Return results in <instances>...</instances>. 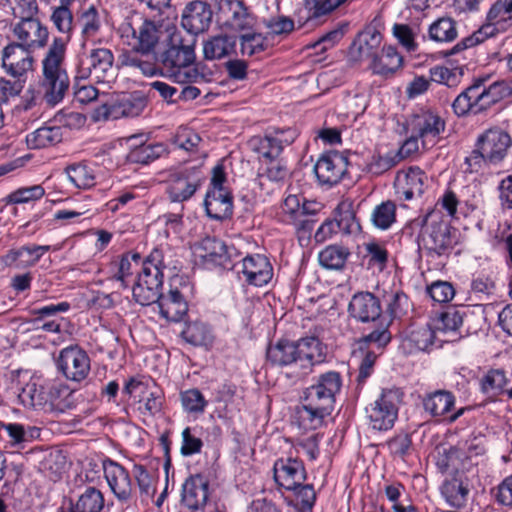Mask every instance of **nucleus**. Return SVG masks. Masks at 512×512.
<instances>
[{
	"mask_svg": "<svg viewBox=\"0 0 512 512\" xmlns=\"http://www.w3.org/2000/svg\"><path fill=\"white\" fill-rule=\"evenodd\" d=\"M163 36V46L160 48L157 60L168 77L178 82L190 79L186 71L195 60V45L197 34H160Z\"/></svg>",
	"mask_w": 512,
	"mask_h": 512,
	"instance_id": "nucleus-2",
	"label": "nucleus"
},
{
	"mask_svg": "<svg viewBox=\"0 0 512 512\" xmlns=\"http://www.w3.org/2000/svg\"><path fill=\"white\" fill-rule=\"evenodd\" d=\"M235 46L234 34H215L203 40V55L206 60H219L230 55Z\"/></svg>",
	"mask_w": 512,
	"mask_h": 512,
	"instance_id": "nucleus-32",
	"label": "nucleus"
},
{
	"mask_svg": "<svg viewBox=\"0 0 512 512\" xmlns=\"http://www.w3.org/2000/svg\"><path fill=\"white\" fill-rule=\"evenodd\" d=\"M155 303L161 317L168 321L180 322L188 312V302L183 292L172 285L166 294H160Z\"/></svg>",
	"mask_w": 512,
	"mask_h": 512,
	"instance_id": "nucleus-25",
	"label": "nucleus"
},
{
	"mask_svg": "<svg viewBox=\"0 0 512 512\" xmlns=\"http://www.w3.org/2000/svg\"><path fill=\"white\" fill-rule=\"evenodd\" d=\"M131 22H128L127 25L130 27L131 32H136V28L132 26V22H141V26L138 28V32H175L176 30V18L175 17H165L162 18L159 16L154 19H143L139 15H134L131 17Z\"/></svg>",
	"mask_w": 512,
	"mask_h": 512,
	"instance_id": "nucleus-47",
	"label": "nucleus"
},
{
	"mask_svg": "<svg viewBox=\"0 0 512 512\" xmlns=\"http://www.w3.org/2000/svg\"><path fill=\"white\" fill-rule=\"evenodd\" d=\"M462 323V314L458 310L451 308L440 314L436 320L435 329L438 334L456 332Z\"/></svg>",
	"mask_w": 512,
	"mask_h": 512,
	"instance_id": "nucleus-62",
	"label": "nucleus"
},
{
	"mask_svg": "<svg viewBox=\"0 0 512 512\" xmlns=\"http://www.w3.org/2000/svg\"><path fill=\"white\" fill-rule=\"evenodd\" d=\"M204 180L205 177L198 167H187L172 173L167 185L169 199L176 203L189 200Z\"/></svg>",
	"mask_w": 512,
	"mask_h": 512,
	"instance_id": "nucleus-10",
	"label": "nucleus"
},
{
	"mask_svg": "<svg viewBox=\"0 0 512 512\" xmlns=\"http://www.w3.org/2000/svg\"><path fill=\"white\" fill-rule=\"evenodd\" d=\"M289 175L287 162L283 158L261 160L258 178L267 179L270 182L282 183Z\"/></svg>",
	"mask_w": 512,
	"mask_h": 512,
	"instance_id": "nucleus-45",
	"label": "nucleus"
},
{
	"mask_svg": "<svg viewBox=\"0 0 512 512\" xmlns=\"http://www.w3.org/2000/svg\"><path fill=\"white\" fill-rule=\"evenodd\" d=\"M437 331L429 325L415 327L408 336L411 346L419 351H427L430 347L436 345Z\"/></svg>",
	"mask_w": 512,
	"mask_h": 512,
	"instance_id": "nucleus-54",
	"label": "nucleus"
},
{
	"mask_svg": "<svg viewBox=\"0 0 512 512\" xmlns=\"http://www.w3.org/2000/svg\"><path fill=\"white\" fill-rule=\"evenodd\" d=\"M204 206L211 219L224 220L232 215L233 198L228 190H208Z\"/></svg>",
	"mask_w": 512,
	"mask_h": 512,
	"instance_id": "nucleus-28",
	"label": "nucleus"
},
{
	"mask_svg": "<svg viewBox=\"0 0 512 512\" xmlns=\"http://www.w3.org/2000/svg\"><path fill=\"white\" fill-rule=\"evenodd\" d=\"M69 84V77L64 68L42 67L39 88L48 106L54 107L63 101Z\"/></svg>",
	"mask_w": 512,
	"mask_h": 512,
	"instance_id": "nucleus-14",
	"label": "nucleus"
},
{
	"mask_svg": "<svg viewBox=\"0 0 512 512\" xmlns=\"http://www.w3.org/2000/svg\"><path fill=\"white\" fill-rule=\"evenodd\" d=\"M162 285L147 281L146 276H138L134 284L132 293L135 301L142 306L154 304L160 296Z\"/></svg>",
	"mask_w": 512,
	"mask_h": 512,
	"instance_id": "nucleus-46",
	"label": "nucleus"
},
{
	"mask_svg": "<svg viewBox=\"0 0 512 512\" xmlns=\"http://www.w3.org/2000/svg\"><path fill=\"white\" fill-rule=\"evenodd\" d=\"M306 470L302 461L288 457L279 458L273 465V479L278 488L285 490L297 489L305 483Z\"/></svg>",
	"mask_w": 512,
	"mask_h": 512,
	"instance_id": "nucleus-18",
	"label": "nucleus"
},
{
	"mask_svg": "<svg viewBox=\"0 0 512 512\" xmlns=\"http://www.w3.org/2000/svg\"><path fill=\"white\" fill-rule=\"evenodd\" d=\"M426 173L417 166H411L397 172L394 180V189L401 200L410 201L422 196L427 186Z\"/></svg>",
	"mask_w": 512,
	"mask_h": 512,
	"instance_id": "nucleus-15",
	"label": "nucleus"
},
{
	"mask_svg": "<svg viewBox=\"0 0 512 512\" xmlns=\"http://www.w3.org/2000/svg\"><path fill=\"white\" fill-rule=\"evenodd\" d=\"M382 42L381 34H357L349 47V58L362 61L375 56Z\"/></svg>",
	"mask_w": 512,
	"mask_h": 512,
	"instance_id": "nucleus-35",
	"label": "nucleus"
},
{
	"mask_svg": "<svg viewBox=\"0 0 512 512\" xmlns=\"http://www.w3.org/2000/svg\"><path fill=\"white\" fill-rule=\"evenodd\" d=\"M218 8L217 24L220 29L241 32L255 28L256 18L242 1L221 0Z\"/></svg>",
	"mask_w": 512,
	"mask_h": 512,
	"instance_id": "nucleus-8",
	"label": "nucleus"
},
{
	"mask_svg": "<svg viewBox=\"0 0 512 512\" xmlns=\"http://www.w3.org/2000/svg\"><path fill=\"white\" fill-rule=\"evenodd\" d=\"M350 255L347 248L340 245H329L318 255L322 267L330 270H341Z\"/></svg>",
	"mask_w": 512,
	"mask_h": 512,
	"instance_id": "nucleus-48",
	"label": "nucleus"
},
{
	"mask_svg": "<svg viewBox=\"0 0 512 512\" xmlns=\"http://www.w3.org/2000/svg\"><path fill=\"white\" fill-rule=\"evenodd\" d=\"M123 392L132 396L137 394L141 396L139 402H143V406L139 409L142 413L154 416L162 409V398L154 391H150L146 384L135 379H130L123 388Z\"/></svg>",
	"mask_w": 512,
	"mask_h": 512,
	"instance_id": "nucleus-30",
	"label": "nucleus"
},
{
	"mask_svg": "<svg viewBox=\"0 0 512 512\" xmlns=\"http://www.w3.org/2000/svg\"><path fill=\"white\" fill-rule=\"evenodd\" d=\"M196 255L205 265L223 266L229 262L226 244L214 237H205L195 246Z\"/></svg>",
	"mask_w": 512,
	"mask_h": 512,
	"instance_id": "nucleus-27",
	"label": "nucleus"
},
{
	"mask_svg": "<svg viewBox=\"0 0 512 512\" xmlns=\"http://www.w3.org/2000/svg\"><path fill=\"white\" fill-rule=\"evenodd\" d=\"M267 361L277 367H294L297 380L305 378L315 365L326 358V347L316 337L302 338L296 342L279 340L266 352Z\"/></svg>",
	"mask_w": 512,
	"mask_h": 512,
	"instance_id": "nucleus-1",
	"label": "nucleus"
},
{
	"mask_svg": "<svg viewBox=\"0 0 512 512\" xmlns=\"http://www.w3.org/2000/svg\"><path fill=\"white\" fill-rule=\"evenodd\" d=\"M348 312L358 322L375 324V329L363 336L364 343L383 348L391 341L389 331L391 319L382 316L380 300L373 293L358 292L354 294L349 302Z\"/></svg>",
	"mask_w": 512,
	"mask_h": 512,
	"instance_id": "nucleus-3",
	"label": "nucleus"
},
{
	"mask_svg": "<svg viewBox=\"0 0 512 512\" xmlns=\"http://www.w3.org/2000/svg\"><path fill=\"white\" fill-rule=\"evenodd\" d=\"M208 480L201 474H195L182 485L181 502L190 512L203 509L208 500Z\"/></svg>",
	"mask_w": 512,
	"mask_h": 512,
	"instance_id": "nucleus-23",
	"label": "nucleus"
},
{
	"mask_svg": "<svg viewBox=\"0 0 512 512\" xmlns=\"http://www.w3.org/2000/svg\"><path fill=\"white\" fill-rule=\"evenodd\" d=\"M212 23L213 11L205 1H191L182 12L181 25L186 32H207Z\"/></svg>",
	"mask_w": 512,
	"mask_h": 512,
	"instance_id": "nucleus-22",
	"label": "nucleus"
},
{
	"mask_svg": "<svg viewBox=\"0 0 512 512\" xmlns=\"http://www.w3.org/2000/svg\"><path fill=\"white\" fill-rule=\"evenodd\" d=\"M113 61L109 49H93L88 56L80 58L75 80L92 78L97 83H110L114 79Z\"/></svg>",
	"mask_w": 512,
	"mask_h": 512,
	"instance_id": "nucleus-6",
	"label": "nucleus"
},
{
	"mask_svg": "<svg viewBox=\"0 0 512 512\" xmlns=\"http://www.w3.org/2000/svg\"><path fill=\"white\" fill-rule=\"evenodd\" d=\"M398 405V391L384 389L377 399L365 408L369 427L376 431L392 429L398 417Z\"/></svg>",
	"mask_w": 512,
	"mask_h": 512,
	"instance_id": "nucleus-5",
	"label": "nucleus"
},
{
	"mask_svg": "<svg viewBox=\"0 0 512 512\" xmlns=\"http://www.w3.org/2000/svg\"><path fill=\"white\" fill-rule=\"evenodd\" d=\"M133 475L137 482L140 496L143 499H149L156 493V484L154 477L148 472V470L140 464H136L133 467Z\"/></svg>",
	"mask_w": 512,
	"mask_h": 512,
	"instance_id": "nucleus-61",
	"label": "nucleus"
},
{
	"mask_svg": "<svg viewBox=\"0 0 512 512\" xmlns=\"http://www.w3.org/2000/svg\"><path fill=\"white\" fill-rule=\"evenodd\" d=\"M491 495L498 505L512 509V474L506 476L494 487Z\"/></svg>",
	"mask_w": 512,
	"mask_h": 512,
	"instance_id": "nucleus-64",
	"label": "nucleus"
},
{
	"mask_svg": "<svg viewBox=\"0 0 512 512\" xmlns=\"http://www.w3.org/2000/svg\"><path fill=\"white\" fill-rule=\"evenodd\" d=\"M402 62L403 59L396 48L388 46L383 47L380 54H375L369 67L374 74L388 77L402 66Z\"/></svg>",
	"mask_w": 512,
	"mask_h": 512,
	"instance_id": "nucleus-36",
	"label": "nucleus"
},
{
	"mask_svg": "<svg viewBox=\"0 0 512 512\" xmlns=\"http://www.w3.org/2000/svg\"><path fill=\"white\" fill-rule=\"evenodd\" d=\"M441 495L452 507H463L469 495V488L461 479L453 477L446 479L441 486Z\"/></svg>",
	"mask_w": 512,
	"mask_h": 512,
	"instance_id": "nucleus-42",
	"label": "nucleus"
},
{
	"mask_svg": "<svg viewBox=\"0 0 512 512\" xmlns=\"http://www.w3.org/2000/svg\"><path fill=\"white\" fill-rule=\"evenodd\" d=\"M348 168V159L342 153L330 152L322 155L314 166L320 184L333 186L341 181Z\"/></svg>",
	"mask_w": 512,
	"mask_h": 512,
	"instance_id": "nucleus-21",
	"label": "nucleus"
},
{
	"mask_svg": "<svg viewBox=\"0 0 512 512\" xmlns=\"http://www.w3.org/2000/svg\"><path fill=\"white\" fill-rule=\"evenodd\" d=\"M49 245H24L11 249L2 258L3 263L8 267L23 269L34 266L41 257L50 250Z\"/></svg>",
	"mask_w": 512,
	"mask_h": 512,
	"instance_id": "nucleus-26",
	"label": "nucleus"
},
{
	"mask_svg": "<svg viewBox=\"0 0 512 512\" xmlns=\"http://www.w3.org/2000/svg\"><path fill=\"white\" fill-rule=\"evenodd\" d=\"M181 336L186 342L195 346L206 345L212 340L210 328L199 321L186 324Z\"/></svg>",
	"mask_w": 512,
	"mask_h": 512,
	"instance_id": "nucleus-55",
	"label": "nucleus"
},
{
	"mask_svg": "<svg viewBox=\"0 0 512 512\" xmlns=\"http://www.w3.org/2000/svg\"><path fill=\"white\" fill-rule=\"evenodd\" d=\"M330 398L336 399L342 388V376L337 371H328L320 374L313 383Z\"/></svg>",
	"mask_w": 512,
	"mask_h": 512,
	"instance_id": "nucleus-60",
	"label": "nucleus"
},
{
	"mask_svg": "<svg viewBox=\"0 0 512 512\" xmlns=\"http://www.w3.org/2000/svg\"><path fill=\"white\" fill-rule=\"evenodd\" d=\"M104 505L103 493L93 486H86L80 491L78 499L72 505L70 512H101Z\"/></svg>",
	"mask_w": 512,
	"mask_h": 512,
	"instance_id": "nucleus-40",
	"label": "nucleus"
},
{
	"mask_svg": "<svg viewBox=\"0 0 512 512\" xmlns=\"http://www.w3.org/2000/svg\"><path fill=\"white\" fill-rule=\"evenodd\" d=\"M102 468L107 484L117 500L129 501L135 491L129 472L110 458L102 461Z\"/></svg>",
	"mask_w": 512,
	"mask_h": 512,
	"instance_id": "nucleus-17",
	"label": "nucleus"
},
{
	"mask_svg": "<svg viewBox=\"0 0 512 512\" xmlns=\"http://www.w3.org/2000/svg\"><path fill=\"white\" fill-rule=\"evenodd\" d=\"M2 430L7 434V445L14 448H23L25 443L39 436L38 428L19 423L3 424Z\"/></svg>",
	"mask_w": 512,
	"mask_h": 512,
	"instance_id": "nucleus-43",
	"label": "nucleus"
},
{
	"mask_svg": "<svg viewBox=\"0 0 512 512\" xmlns=\"http://www.w3.org/2000/svg\"><path fill=\"white\" fill-rule=\"evenodd\" d=\"M63 139L59 126H43L27 134L26 143L30 149H42L54 146Z\"/></svg>",
	"mask_w": 512,
	"mask_h": 512,
	"instance_id": "nucleus-38",
	"label": "nucleus"
},
{
	"mask_svg": "<svg viewBox=\"0 0 512 512\" xmlns=\"http://www.w3.org/2000/svg\"><path fill=\"white\" fill-rule=\"evenodd\" d=\"M140 260L141 256L138 253L124 254L117 264V271L113 279L120 282L121 287H128L129 283L132 281L134 271L140 264Z\"/></svg>",
	"mask_w": 512,
	"mask_h": 512,
	"instance_id": "nucleus-52",
	"label": "nucleus"
},
{
	"mask_svg": "<svg viewBox=\"0 0 512 512\" xmlns=\"http://www.w3.org/2000/svg\"><path fill=\"white\" fill-rule=\"evenodd\" d=\"M422 229L420 245L427 256L447 258L458 244V231L444 220L440 211H430L416 220Z\"/></svg>",
	"mask_w": 512,
	"mask_h": 512,
	"instance_id": "nucleus-4",
	"label": "nucleus"
},
{
	"mask_svg": "<svg viewBox=\"0 0 512 512\" xmlns=\"http://www.w3.org/2000/svg\"><path fill=\"white\" fill-rule=\"evenodd\" d=\"M57 365L67 379L75 382L84 380L90 371V359L87 353L78 346L62 349Z\"/></svg>",
	"mask_w": 512,
	"mask_h": 512,
	"instance_id": "nucleus-16",
	"label": "nucleus"
},
{
	"mask_svg": "<svg viewBox=\"0 0 512 512\" xmlns=\"http://www.w3.org/2000/svg\"><path fill=\"white\" fill-rule=\"evenodd\" d=\"M238 274L247 284L263 287L273 278V266L264 255H248L241 260Z\"/></svg>",
	"mask_w": 512,
	"mask_h": 512,
	"instance_id": "nucleus-19",
	"label": "nucleus"
},
{
	"mask_svg": "<svg viewBox=\"0 0 512 512\" xmlns=\"http://www.w3.org/2000/svg\"><path fill=\"white\" fill-rule=\"evenodd\" d=\"M45 195V190L41 185L21 187L11 192L5 197L7 204H25L37 201Z\"/></svg>",
	"mask_w": 512,
	"mask_h": 512,
	"instance_id": "nucleus-59",
	"label": "nucleus"
},
{
	"mask_svg": "<svg viewBox=\"0 0 512 512\" xmlns=\"http://www.w3.org/2000/svg\"><path fill=\"white\" fill-rule=\"evenodd\" d=\"M69 181L79 189H89L95 185L94 169L86 163H76L66 168Z\"/></svg>",
	"mask_w": 512,
	"mask_h": 512,
	"instance_id": "nucleus-49",
	"label": "nucleus"
},
{
	"mask_svg": "<svg viewBox=\"0 0 512 512\" xmlns=\"http://www.w3.org/2000/svg\"><path fill=\"white\" fill-rule=\"evenodd\" d=\"M330 414V412L305 401H303L302 405L296 410L299 427L304 430H316L320 428L324 423V419Z\"/></svg>",
	"mask_w": 512,
	"mask_h": 512,
	"instance_id": "nucleus-41",
	"label": "nucleus"
},
{
	"mask_svg": "<svg viewBox=\"0 0 512 512\" xmlns=\"http://www.w3.org/2000/svg\"><path fill=\"white\" fill-rule=\"evenodd\" d=\"M452 109L458 117L466 116L469 113L476 115L485 111L476 77L472 84L454 99Z\"/></svg>",
	"mask_w": 512,
	"mask_h": 512,
	"instance_id": "nucleus-29",
	"label": "nucleus"
},
{
	"mask_svg": "<svg viewBox=\"0 0 512 512\" xmlns=\"http://www.w3.org/2000/svg\"><path fill=\"white\" fill-rule=\"evenodd\" d=\"M180 400L184 411L189 414H202L208 406L205 396L197 388L182 391L180 393Z\"/></svg>",
	"mask_w": 512,
	"mask_h": 512,
	"instance_id": "nucleus-57",
	"label": "nucleus"
},
{
	"mask_svg": "<svg viewBox=\"0 0 512 512\" xmlns=\"http://www.w3.org/2000/svg\"><path fill=\"white\" fill-rule=\"evenodd\" d=\"M124 46L123 54L153 55L156 59L163 46V36L160 34H120Z\"/></svg>",
	"mask_w": 512,
	"mask_h": 512,
	"instance_id": "nucleus-24",
	"label": "nucleus"
},
{
	"mask_svg": "<svg viewBox=\"0 0 512 512\" xmlns=\"http://www.w3.org/2000/svg\"><path fill=\"white\" fill-rule=\"evenodd\" d=\"M371 221L378 229H389L396 221L395 203L388 200L377 205L371 214Z\"/></svg>",
	"mask_w": 512,
	"mask_h": 512,
	"instance_id": "nucleus-56",
	"label": "nucleus"
},
{
	"mask_svg": "<svg viewBox=\"0 0 512 512\" xmlns=\"http://www.w3.org/2000/svg\"><path fill=\"white\" fill-rule=\"evenodd\" d=\"M297 137L296 130L292 128L275 129L264 136L254 137L250 145L259 156V161L280 157L284 147L291 145Z\"/></svg>",
	"mask_w": 512,
	"mask_h": 512,
	"instance_id": "nucleus-11",
	"label": "nucleus"
},
{
	"mask_svg": "<svg viewBox=\"0 0 512 512\" xmlns=\"http://www.w3.org/2000/svg\"><path fill=\"white\" fill-rule=\"evenodd\" d=\"M490 78L491 76L488 74L476 77L485 111L501 100L511 97L507 80L494 81L487 86L486 83Z\"/></svg>",
	"mask_w": 512,
	"mask_h": 512,
	"instance_id": "nucleus-31",
	"label": "nucleus"
},
{
	"mask_svg": "<svg viewBox=\"0 0 512 512\" xmlns=\"http://www.w3.org/2000/svg\"><path fill=\"white\" fill-rule=\"evenodd\" d=\"M166 152L162 143H144L129 152L127 158L131 163L148 164Z\"/></svg>",
	"mask_w": 512,
	"mask_h": 512,
	"instance_id": "nucleus-50",
	"label": "nucleus"
},
{
	"mask_svg": "<svg viewBox=\"0 0 512 512\" xmlns=\"http://www.w3.org/2000/svg\"><path fill=\"white\" fill-rule=\"evenodd\" d=\"M512 0L496 1L486 17V24L482 27H493L492 32H501L512 25Z\"/></svg>",
	"mask_w": 512,
	"mask_h": 512,
	"instance_id": "nucleus-37",
	"label": "nucleus"
},
{
	"mask_svg": "<svg viewBox=\"0 0 512 512\" xmlns=\"http://www.w3.org/2000/svg\"><path fill=\"white\" fill-rule=\"evenodd\" d=\"M507 383L503 370L493 369L486 373L481 380V389L486 394L498 395Z\"/></svg>",
	"mask_w": 512,
	"mask_h": 512,
	"instance_id": "nucleus-63",
	"label": "nucleus"
},
{
	"mask_svg": "<svg viewBox=\"0 0 512 512\" xmlns=\"http://www.w3.org/2000/svg\"><path fill=\"white\" fill-rule=\"evenodd\" d=\"M14 382L18 400L24 407L41 409L46 405L47 398L44 395L46 383L39 377L25 372L18 374Z\"/></svg>",
	"mask_w": 512,
	"mask_h": 512,
	"instance_id": "nucleus-20",
	"label": "nucleus"
},
{
	"mask_svg": "<svg viewBox=\"0 0 512 512\" xmlns=\"http://www.w3.org/2000/svg\"><path fill=\"white\" fill-rule=\"evenodd\" d=\"M20 42L7 45L2 51V67L15 80H25L27 73L32 70L34 59L26 38L29 34H18Z\"/></svg>",
	"mask_w": 512,
	"mask_h": 512,
	"instance_id": "nucleus-7",
	"label": "nucleus"
},
{
	"mask_svg": "<svg viewBox=\"0 0 512 512\" xmlns=\"http://www.w3.org/2000/svg\"><path fill=\"white\" fill-rule=\"evenodd\" d=\"M398 163H400L398 153L390 150L385 154H374L367 163V170L374 175H381Z\"/></svg>",
	"mask_w": 512,
	"mask_h": 512,
	"instance_id": "nucleus-58",
	"label": "nucleus"
},
{
	"mask_svg": "<svg viewBox=\"0 0 512 512\" xmlns=\"http://www.w3.org/2000/svg\"><path fill=\"white\" fill-rule=\"evenodd\" d=\"M512 146L510 134L499 126L486 129L478 135L476 147L483 150L486 158L492 165H498L504 161Z\"/></svg>",
	"mask_w": 512,
	"mask_h": 512,
	"instance_id": "nucleus-12",
	"label": "nucleus"
},
{
	"mask_svg": "<svg viewBox=\"0 0 512 512\" xmlns=\"http://www.w3.org/2000/svg\"><path fill=\"white\" fill-rule=\"evenodd\" d=\"M164 254L161 249L155 248L142 263V270L138 276H146L147 281L163 285Z\"/></svg>",
	"mask_w": 512,
	"mask_h": 512,
	"instance_id": "nucleus-44",
	"label": "nucleus"
},
{
	"mask_svg": "<svg viewBox=\"0 0 512 512\" xmlns=\"http://www.w3.org/2000/svg\"><path fill=\"white\" fill-rule=\"evenodd\" d=\"M411 132L421 139L422 147L429 149L435 146L445 131L446 122L438 114L430 110L415 114L410 122Z\"/></svg>",
	"mask_w": 512,
	"mask_h": 512,
	"instance_id": "nucleus-13",
	"label": "nucleus"
},
{
	"mask_svg": "<svg viewBox=\"0 0 512 512\" xmlns=\"http://www.w3.org/2000/svg\"><path fill=\"white\" fill-rule=\"evenodd\" d=\"M455 405V396L447 390H437L425 395L423 407L434 418H446Z\"/></svg>",
	"mask_w": 512,
	"mask_h": 512,
	"instance_id": "nucleus-34",
	"label": "nucleus"
},
{
	"mask_svg": "<svg viewBox=\"0 0 512 512\" xmlns=\"http://www.w3.org/2000/svg\"><path fill=\"white\" fill-rule=\"evenodd\" d=\"M147 105V98L140 91L125 94L112 103L104 102L94 110V119L108 120L139 116Z\"/></svg>",
	"mask_w": 512,
	"mask_h": 512,
	"instance_id": "nucleus-9",
	"label": "nucleus"
},
{
	"mask_svg": "<svg viewBox=\"0 0 512 512\" xmlns=\"http://www.w3.org/2000/svg\"><path fill=\"white\" fill-rule=\"evenodd\" d=\"M429 74L430 80L437 84L446 85L447 87H456L463 76V68H449L444 65H436L430 68Z\"/></svg>",
	"mask_w": 512,
	"mask_h": 512,
	"instance_id": "nucleus-53",
	"label": "nucleus"
},
{
	"mask_svg": "<svg viewBox=\"0 0 512 512\" xmlns=\"http://www.w3.org/2000/svg\"><path fill=\"white\" fill-rule=\"evenodd\" d=\"M333 215L339 224V229L345 234H351L359 225L356 222L353 204L350 200L345 199L338 203L333 211Z\"/></svg>",
	"mask_w": 512,
	"mask_h": 512,
	"instance_id": "nucleus-51",
	"label": "nucleus"
},
{
	"mask_svg": "<svg viewBox=\"0 0 512 512\" xmlns=\"http://www.w3.org/2000/svg\"><path fill=\"white\" fill-rule=\"evenodd\" d=\"M433 459L438 469L442 472L450 468L470 470V466L464 460V452L455 446H436Z\"/></svg>",
	"mask_w": 512,
	"mask_h": 512,
	"instance_id": "nucleus-33",
	"label": "nucleus"
},
{
	"mask_svg": "<svg viewBox=\"0 0 512 512\" xmlns=\"http://www.w3.org/2000/svg\"><path fill=\"white\" fill-rule=\"evenodd\" d=\"M44 395L47 398V402L41 409L45 411L63 413L71 408L69 400L71 393L68 388L63 385L46 383Z\"/></svg>",
	"mask_w": 512,
	"mask_h": 512,
	"instance_id": "nucleus-39",
	"label": "nucleus"
}]
</instances>
